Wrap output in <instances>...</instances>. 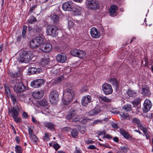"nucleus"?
<instances>
[{
  "label": "nucleus",
  "instance_id": "nucleus-1",
  "mask_svg": "<svg viewBox=\"0 0 153 153\" xmlns=\"http://www.w3.org/2000/svg\"><path fill=\"white\" fill-rule=\"evenodd\" d=\"M74 97L73 91L70 89H66L63 91L62 101L65 105H68Z\"/></svg>",
  "mask_w": 153,
  "mask_h": 153
},
{
  "label": "nucleus",
  "instance_id": "nucleus-2",
  "mask_svg": "<svg viewBox=\"0 0 153 153\" xmlns=\"http://www.w3.org/2000/svg\"><path fill=\"white\" fill-rule=\"evenodd\" d=\"M33 56L32 52L29 51H24L20 54L18 60L21 63H27L31 60Z\"/></svg>",
  "mask_w": 153,
  "mask_h": 153
},
{
  "label": "nucleus",
  "instance_id": "nucleus-3",
  "mask_svg": "<svg viewBox=\"0 0 153 153\" xmlns=\"http://www.w3.org/2000/svg\"><path fill=\"white\" fill-rule=\"evenodd\" d=\"M85 3L88 8L91 10H95L99 8V2L96 0H87Z\"/></svg>",
  "mask_w": 153,
  "mask_h": 153
},
{
  "label": "nucleus",
  "instance_id": "nucleus-4",
  "mask_svg": "<svg viewBox=\"0 0 153 153\" xmlns=\"http://www.w3.org/2000/svg\"><path fill=\"white\" fill-rule=\"evenodd\" d=\"M58 29L56 26H48L47 27L46 33L48 35L56 37L58 35Z\"/></svg>",
  "mask_w": 153,
  "mask_h": 153
},
{
  "label": "nucleus",
  "instance_id": "nucleus-5",
  "mask_svg": "<svg viewBox=\"0 0 153 153\" xmlns=\"http://www.w3.org/2000/svg\"><path fill=\"white\" fill-rule=\"evenodd\" d=\"M8 114L10 117H12L13 118L18 116L20 110L18 106L12 107L8 109Z\"/></svg>",
  "mask_w": 153,
  "mask_h": 153
},
{
  "label": "nucleus",
  "instance_id": "nucleus-6",
  "mask_svg": "<svg viewBox=\"0 0 153 153\" xmlns=\"http://www.w3.org/2000/svg\"><path fill=\"white\" fill-rule=\"evenodd\" d=\"M102 89L104 94L106 95L111 94L113 92V89L111 86L107 83L102 84Z\"/></svg>",
  "mask_w": 153,
  "mask_h": 153
},
{
  "label": "nucleus",
  "instance_id": "nucleus-7",
  "mask_svg": "<svg viewBox=\"0 0 153 153\" xmlns=\"http://www.w3.org/2000/svg\"><path fill=\"white\" fill-rule=\"evenodd\" d=\"M49 99L53 104H56L59 99V94L56 91H53L50 94Z\"/></svg>",
  "mask_w": 153,
  "mask_h": 153
},
{
  "label": "nucleus",
  "instance_id": "nucleus-8",
  "mask_svg": "<svg viewBox=\"0 0 153 153\" xmlns=\"http://www.w3.org/2000/svg\"><path fill=\"white\" fill-rule=\"evenodd\" d=\"M71 54L74 56L83 59L85 56V53L83 51L78 49H74L70 51Z\"/></svg>",
  "mask_w": 153,
  "mask_h": 153
},
{
  "label": "nucleus",
  "instance_id": "nucleus-9",
  "mask_svg": "<svg viewBox=\"0 0 153 153\" xmlns=\"http://www.w3.org/2000/svg\"><path fill=\"white\" fill-rule=\"evenodd\" d=\"M41 30L42 28L37 25H34L33 27L31 26L28 27V31L29 33L33 35L40 33Z\"/></svg>",
  "mask_w": 153,
  "mask_h": 153
},
{
  "label": "nucleus",
  "instance_id": "nucleus-10",
  "mask_svg": "<svg viewBox=\"0 0 153 153\" xmlns=\"http://www.w3.org/2000/svg\"><path fill=\"white\" fill-rule=\"evenodd\" d=\"M13 90L15 92L19 93L24 92L26 90L25 85L22 83H16L14 86Z\"/></svg>",
  "mask_w": 153,
  "mask_h": 153
},
{
  "label": "nucleus",
  "instance_id": "nucleus-11",
  "mask_svg": "<svg viewBox=\"0 0 153 153\" xmlns=\"http://www.w3.org/2000/svg\"><path fill=\"white\" fill-rule=\"evenodd\" d=\"M62 8L64 11H71L74 8L73 3L71 1H68L64 3L62 5Z\"/></svg>",
  "mask_w": 153,
  "mask_h": 153
},
{
  "label": "nucleus",
  "instance_id": "nucleus-12",
  "mask_svg": "<svg viewBox=\"0 0 153 153\" xmlns=\"http://www.w3.org/2000/svg\"><path fill=\"white\" fill-rule=\"evenodd\" d=\"M45 81L43 79L34 80L31 82V86L34 88H38L44 84Z\"/></svg>",
  "mask_w": 153,
  "mask_h": 153
},
{
  "label": "nucleus",
  "instance_id": "nucleus-13",
  "mask_svg": "<svg viewBox=\"0 0 153 153\" xmlns=\"http://www.w3.org/2000/svg\"><path fill=\"white\" fill-rule=\"evenodd\" d=\"M152 107L151 101L150 100H146L143 105V110L144 112L146 113L149 111Z\"/></svg>",
  "mask_w": 153,
  "mask_h": 153
},
{
  "label": "nucleus",
  "instance_id": "nucleus-14",
  "mask_svg": "<svg viewBox=\"0 0 153 153\" xmlns=\"http://www.w3.org/2000/svg\"><path fill=\"white\" fill-rule=\"evenodd\" d=\"M40 48L42 51L47 53L51 51L52 46L49 43H44L41 45Z\"/></svg>",
  "mask_w": 153,
  "mask_h": 153
},
{
  "label": "nucleus",
  "instance_id": "nucleus-15",
  "mask_svg": "<svg viewBox=\"0 0 153 153\" xmlns=\"http://www.w3.org/2000/svg\"><path fill=\"white\" fill-rule=\"evenodd\" d=\"M117 6L115 4L111 5L109 10V15L112 16H115L117 15V11L118 10Z\"/></svg>",
  "mask_w": 153,
  "mask_h": 153
},
{
  "label": "nucleus",
  "instance_id": "nucleus-16",
  "mask_svg": "<svg viewBox=\"0 0 153 153\" xmlns=\"http://www.w3.org/2000/svg\"><path fill=\"white\" fill-rule=\"evenodd\" d=\"M27 29V26L24 25L23 26L22 34L18 36L17 41L18 42L21 41L22 39H25L26 37V30Z\"/></svg>",
  "mask_w": 153,
  "mask_h": 153
},
{
  "label": "nucleus",
  "instance_id": "nucleus-17",
  "mask_svg": "<svg viewBox=\"0 0 153 153\" xmlns=\"http://www.w3.org/2000/svg\"><path fill=\"white\" fill-rule=\"evenodd\" d=\"M60 18L56 14H53L50 16L51 22L55 25H57L59 23Z\"/></svg>",
  "mask_w": 153,
  "mask_h": 153
},
{
  "label": "nucleus",
  "instance_id": "nucleus-18",
  "mask_svg": "<svg viewBox=\"0 0 153 153\" xmlns=\"http://www.w3.org/2000/svg\"><path fill=\"white\" fill-rule=\"evenodd\" d=\"M90 33L91 36L94 38H98L100 36V32L94 27H93L91 29Z\"/></svg>",
  "mask_w": 153,
  "mask_h": 153
},
{
  "label": "nucleus",
  "instance_id": "nucleus-19",
  "mask_svg": "<svg viewBox=\"0 0 153 153\" xmlns=\"http://www.w3.org/2000/svg\"><path fill=\"white\" fill-rule=\"evenodd\" d=\"M91 102V97L90 95H87L86 97H82L81 103L82 105L84 106L87 107L88 105V103Z\"/></svg>",
  "mask_w": 153,
  "mask_h": 153
},
{
  "label": "nucleus",
  "instance_id": "nucleus-20",
  "mask_svg": "<svg viewBox=\"0 0 153 153\" xmlns=\"http://www.w3.org/2000/svg\"><path fill=\"white\" fill-rule=\"evenodd\" d=\"M120 133L126 139L130 141H133V138L127 132L123 129H120Z\"/></svg>",
  "mask_w": 153,
  "mask_h": 153
},
{
  "label": "nucleus",
  "instance_id": "nucleus-21",
  "mask_svg": "<svg viewBox=\"0 0 153 153\" xmlns=\"http://www.w3.org/2000/svg\"><path fill=\"white\" fill-rule=\"evenodd\" d=\"M82 8L78 6L74 7L72 10V14L74 16H79L81 14Z\"/></svg>",
  "mask_w": 153,
  "mask_h": 153
},
{
  "label": "nucleus",
  "instance_id": "nucleus-22",
  "mask_svg": "<svg viewBox=\"0 0 153 153\" xmlns=\"http://www.w3.org/2000/svg\"><path fill=\"white\" fill-rule=\"evenodd\" d=\"M44 94L43 91L41 90L39 91H35L32 93V95L35 99H40L42 97Z\"/></svg>",
  "mask_w": 153,
  "mask_h": 153
},
{
  "label": "nucleus",
  "instance_id": "nucleus-23",
  "mask_svg": "<svg viewBox=\"0 0 153 153\" xmlns=\"http://www.w3.org/2000/svg\"><path fill=\"white\" fill-rule=\"evenodd\" d=\"M67 56L66 55L63 54H59L56 56V60L59 62L64 63L67 60Z\"/></svg>",
  "mask_w": 153,
  "mask_h": 153
},
{
  "label": "nucleus",
  "instance_id": "nucleus-24",
  "mask_svg": "<svg viewBox=\"0 0 153 153\" xmlns=\"http://www.w3.org/2000/svg\"><path fill=\"white\" fill-rule=\"evenodd\" d=\"M76 113L74 110L70 111L66 115V118L68 120L71 119L74 116L76 115Z\"/></svg>",
  "mask_w": 153,
  "mask_h": 153
},
{
  "label": "nucleus",
  "instance_id": "nucleus-25",
  "mask_svg": "<svg viewBox=\"0 0 153 153\" xmlns=\"http://www.w3.org/2000/svg\"><path fill=\"white\" fill-rule=\"evenodd\" d=\"M34 39L36 40L35 42L37 43V44L39 45V46L43 42L44 39L41 36H37Z\"/></svg>",
  "mask_w": 153,
  "mask_h": 153
},
{
  "label": "nucleus",
  "instance_id": "nucleus-26",
  "mask_svg": "<svg viewBox=\"0 0 153 153\" xmlns=\"http://www.w3.org/2000/svg\"><path fill=\"white\" fill-rule=\"evenodd\" d=\"M37 103L39 105L44 107L47 105L48 104V101L45 98L38 101Z\"/></svg>",
  "mask_w": 153,
  "mask_h": 153
},
{
  "label": "nucleus",
  "instance_id": "nucleus-27",
  "mask_svg": "<svg viewBox=\"0 0 153 153\" xmlns=\"http://www.w3.org/2000/svg\"><path fill=\"white\" fill-rule=\"evenodd\" d=\"M127 93L128 96L130 97H135L137 96L138 94V93L137 92L131 90H128L127 92Z\"/></svg>",
  "mask_w": 153,
  "mask_h": 153
},
{
  "label": "nucleus",
  "instance_id": "nucleus-28",
  "mask_svg": "<svg viewBox=\"0 0 153 153\" xmlns=\"http://www.w3.org/2000/svg\"><path fill=\"white\" fill-rule=\"evenodd\" d=\"M100 109L98 108L95 109L89 112V115L90 116H93L97 115L100 113Z\"/></svg>",
  "mask_w": 153,
  "mask_h": 153
},
{
  "label": "nucleus",
  "instance_id": "nucleus-29",
  "mask_svg": "<svg viewBox=\"0 0 153 153\" xmlns=\"http://www.w3.org/2000/svg\"><path fill=\"white\" fill-rule=\"evenodd\" d=\"M35 41L34 39H32L30 42V47L33 49L36 48L39 46V45L37 44V43L35 42Z\"/></svg>",
  "mask_w": 153,
  "mask_h": 153
},
{
  "label": "nucleus",
  "instance_id": "nucleus-30",
  "mask_svg": "<svg viewBox=\"0 0 153 153\" xmlns=\"http://www.w3.org/2000/svg\"><path fill=\"white\" fill-rule=\"evenodd\" d=\"M111 83L115 86L116 88H118V83L117 80L114 78H111L110 80Z\"/></svg>",
  "mask_w": 153,
  "mask_h": 153
},
{
  "label": "nucleus",
  "instance_id": "nucleus-31",
  "mask_svg": "<svg viewBox=\"0 0 153 153\" xmlns=\"http://www.w3.org/2000/svg\"><path fill=\"white\" fill-rule=\"evenodd\" d=\"M37 21V19L33 16H31L27 20V22L29 24H32Z\"/></svg>",
  "mask_w": 153,
  "mask_h": 153
},
{
  "label": "nucleus",
  "instance_id": "nucleus-32",
  "mask_svg": "<svg viewBox=\"0 0 153 153\" xmlns=\"http://www.w3.org/2000/svg\"><path fill=\"white\" fill-rule=\"evenodd\" d=\"M142 94L145 96H149L150 94V93L148 87L143 88H142Z\"/></svg>",
  "mask_w": 153,
  "mask_h": 153
},
{
  "label": "nucleus",
  "instance_id": "nucleus-33",
  "mask_svg": "<svg viewBox=\"0 0 153 153\" xmlns=\"http://www.w3.org/2000/svg\"><path fill=\"white\" fill-rule=\"evenodd\" d=\"M132 106L130 104H127L124 105L122 107V109L125 111L128 112L130 111L131 109Z\"/></svg>",
  "mask_w": 153,
  "mask_h": 153
},
{
  "label": "nucleus",
  "instance_id": "nucleus-34",
  "mask_svg": "<svg viewBox=\"0 0 153 153\" xmlns=\"http://www.w3.org/2000/svg\"><path fill=\"white\" fill-rule=\"evenodd\" d=\"M45 126L51 130H54L55 127V125L51 123L47 122L45 124Z\"/></svg>",
  "mask_w": 153,
  "mask_h": 153
},
{
  "label": "nucleus",
  "instance_id": "nucleus-35",
  "mask_svg": "<svg viewBox=\"0 0 153 153\" xmlns=\"http://www.w3.org/2000/svg\"><path fill=\"white\" fill-rule=\"evenodd\" d=\"M8 74L10 76L14 78L17 77L20 75L19 73L18 72L12 71H9L8 72Z\"/></svg>",
  "mask_w": 153,
  "mask_h": 153
},
{
  "label": "nucleus",
  "instance_id": "nucleus-36",
  "mask_svg": "<svg viewBox=\"0 0 153 153\" xmlns=\"http://www.w3.org/2000/svg\"><path fill=\"white\" fill-rule=\"evenodd\" d=\"M99 98L101 100L106 102H111V100L109 99L106 96H100L99 97Z\"/></svg>",
  "mask_w": 153,
  "mask_h": 153
},
{
  "label": "nucleus",
  "instance_id": "nucleus-37",
  "mask_svg": "<svg viewBox=\"0 0 153 153\" xmlns=\"http://www.w3.org/2000/svg\"><path fill=\"white\" fill-rule=\"evenodd\" d=\"M36 68L35 67H31L28 68V73L31 74H36Z\"/></svg>",
  "mask_w": 153,
  "mask_h": 153
},
{
  "label": "nucleus",
  "instance_id": "nucleus-38",
  "mask_svg": "<svg viewBox=\"0 0 153 153\" xmlns=\"http://www.w3.org/2000/svg\"><path fill=\"white\" fill-rule=\"evenodd\" d=\"M30 138L31 140L35 143H37L38 139L36 136L34 134H33L30 136Z\"/></svg>",
  "mask_w": 153,
  "mask_h": 153
},
{
  "label": "nucleus",
  "instance_id": "nucleus-39",
  "mask_svg": "<svg viewBox=\"0 0 153 153\" xmlns=\"http://www.w3.org/2000/svg\"><path fill=\"white\" fill-rule=\"evenodd\" d=\"M10 98L13 105H15L16 102H18L17 100V97L13 94H11Z\"/></svg>",
  "mask_w": 153,
  "mask_h": 153
},
{
  "label": "nucleus",
  "instance_id": "nucleus-40",
  "mask_svg": "<svg viewBox=\"0 0 153 153\" xmlns=\"http://www.w3.org/2000/svg\"><path fill=\"white\" fill-rule=\"evenodd\" d=\"M71 136L73 137H76L78 136V132L76 129H72L71 131Z\"/></svg>",
  "mask_w": 153,
  "mask_h": 153
},
{
  "label": "nucleus",
  "instance_id": "nucleus-41",
  "mask_svg": "<svg viewBox=\"0 0 153 153\" xmlns=\"http://www.w3.org/2000/svg\"><path fill=\"white\" fill-rule=\"evenodd\" d=\"M15 148L16 153H22V149L20 146L19 145H16L15 146Z\"/></svg>",
  "mask_w": 153,
  "mask_h": 153
},
{
  "label": "nucleus",
  "instance_id": "nucleus-42",
  "mask_svg": "<svg viewBox=\"0 0 153 153\" xmlns=\"http://www.w3.org/2000/svg\"><path fill=\"white\" fill-rule=\"evenodd\" d=\"M140 99L139 98H135L134 100L132 101L131 103L133 105L140 104Z\"/></svg>",
  "mask_w": 153,
  "mask_h": 153
},
{
  "label": "nucleus",
  "instance_id": "nucleus-43",
  "mask_svg": "<svg viewBox=\"0 0 153 153\" xmlns=\"http://www.w3.org/2000/svg\"><path fill=\"white\" fill-rule=\"evenodd\" d=\"M132 122L134 124H136L137 126L140 125L141 123L140 120L139 119L136 117L132 119Z\"/></svg>",
  "mask_w": 153,
  "mask_h": 153
},
{
  "label": "nucleus",
  "instance_id": "nucleus-44",
  "mask_svg": "<svg viewBox=\"0 0 153 153\" xmlns=\"http://www.w3.org/2000/svg\"><path fill=\"white\" fill-rule=\"evenodd\" d=\"M71 128L70 127H66L62 128V131L63 132H68L71 130Z\"/></svg>",
  "mask_w": 153,
  "mask_h": 153
},
{
  "label": "nucleus",
  "instance_id": "nucleus-45",
  "mask_svg": "<svg viewBox=\"0 0 153 153\" xmlns=\"http://www.w3.org/2000/svg\"><path fill=\"white\" fill-rule=\"evenodd\" d=\"M63 79V77L60 76L56 78L55 80V82L56 83H59L61 82Z\"/></svg>",
  "mask_w": 153,
  "mask_h": 153
},
{
  "label": "nucleus",
  "instance_id": "nucleus-46",
  "mask_svg": "<svg viewBox=\"0 0 153 153\" xmlns=\"http://www.w3.org/2000/svg\"><path fill=\"white\" fill-rule=\"evenodd\" d=\"M120 149L123 152L126 153L128 150V148L124 146H121L120 147Z\"/></svg>",
  "mask_w": 153,
  "mask_h": 153
},
{
  "label": "nucleus",
  "instance_id": "nucleus-47",
  "mask_svg": "<svg viewBox=\"0 0 153 153\" xmlns=\"http://www.w3.org/2000/svg\"><path fill=\"white\" fill-rule=\"evenodd\" d=\"M5 91L7 95L10 93V89L8 86L6 84L4 85Z\"/></svg>",
  "mask_w": 153,
  "mask_h": 153
},
{
  "label": "nucleus",
  "instance_id": "nucleus-48",
  "mask_svg": "<svg viewBox=\"0 0 153 153\" xmlns=\"http://www.w3.org/2000/svg\"><path fill=\"white\" fill-rule=\"evenodd\" d=\"M32 121L33 122L35 123L37 126H39L40 125V123L39 122H38L36 118L33 117H32Z\"/></svg>",
  "mask_w": 153,
  "mask_h": 153
},
{
  "label": "nucleus",
  "instance_id": "nucleus-49",
  "mask_svg": "<svg viewBox=\"0 0 153 153\" xmlns=\"http://www.w3.org/2000/svg\"><path fill=\"white\" fill-rule=\"evenodd\" d=\"M52 146L56 151H57L58 150L60 147V146L57 143L53 145Z\"/></svg>",
  "mask_w": 153,
  "mask_h": 153
},
{
  "label": "nucleus",
  "instance_id": "nucleus-50",
  "mask_svg": "<svg viewBox=\"0 0 153 153\" xmlns=\"http://www.w3.org/2000/svg\"><path fill=\"white\" fill-rule=\"evenodd\" d=\"M120 115L122 118L125 119L127 118L128 116V115L127 114H126L124 112H120Z\"/></svg>",
  "mask_w": 153,
  "mask_h": 153
},
{
  "label": "nucleus",
  "instance_id": "nucleus-51",
  "mask_svg": "<svg viewBox=\"0 0 153 153\" xmlns=\"http://www.w3.org/2000/svg\"><path fill=\"white\" fill-rule=\"evenodd\" d=\"M31 126H28V134L30 135V136L33 134V130L31 128Z\"/></svg>",
  "mask_w": 153,
  "mask_h": 153
},
{
  "label": "nucleus",
  "instance_id": "nucleus-52",
  "mask_svg": "<svg viewBox=\"0 0 153 153\" xmlns=\"http://www.w3.org/2000/svg\"><path fill=\"white\" fill-rule=\"evenodd\" d=\"M49 139V136L48 134L47 133H45L44 136V140L46 141H48Z\"/></svg>",
  "mask_w": 153,
  "mask_h": 153
},
{
  "label": "nucleus",
  "instance_id": "nucleus-53",
  "mask_svg": "<svg viewBox=\"0 0 153 153\" xmlns=\"http://www.w3.org/2000/svg\"><path fill=\"white\" fill-rule=\"evenodd\" d=\"M91 119H87L86 118H83L82 119V122L83 124H85L86 123L89 121V120H91Z\"/></svg>",
  "mask_w": 153,
  "mask_h": 153
},
{
  "label": "nucleus",
  "instance_id": "nucleus-54",
  "mask_svg": "<svg viewBox=\"0 0 153 153\" xmlns=\"http://www.w3.org/2000/svg\"><path fill=\"white\" fill-rule=\"evenodd\" d=\"M142 130L143 131L145 136H146V138H147L148 136V135L147 133V129L146 127H145Z\"/></svg>",
  "mask_w": 153,
  "mask_h": 153
},
{
  "label": "nucleus",
  "instance_id": "nucleus-55",
  "mask_svg": "<svg viewBox=\"0 0 153 153\" xmlns=\"http://www.w3.org/2000/svg\"><path fill=\"white\" fill-rule=\"evenodd\" d=\"M37 6V5L36 4L30 7L29 9L30 12L31 13L33 12V11L35 10V8H36Z\"/></svg>",
  "mask_w": 153,
  "mask_h": 153
},
{
  "label": "nucleus",
  "instance_id": "nucleus-56",
  "mask_svg": "<svg viewBox=\"0 0 153 153\" xmlns=\"http://www.w3.org/2000/svg\"><path fill=\"white\" fill-rule=\"evenodd\" d=\"M130 60L133 63H134L137 62V59L134 56L131 57L130 58Z\"/></svg>",
  "mask_w": 153,
  "mask_h": 153
},
{
  "label": "nucleus",
  "instance_id": "nucleus-57",
  "mask_svg": "<svg viewBox=\"0 0 153 153\" xmlns=\"http://www.w3.org/2000/svg\"><path fill=\"white\" fill-rule=\"evenodd\" d=\"M14 119V121H15V122L16 123H19L21 122V119L19 117H16L15 118H13Z\"/></svg>",
  "mask_w": 153,
  "mask_h": 153
},
{
  "label": "nucleus",
  "instance_id": "nucleus-58",
  "mask_svg": "<svg viewBox=\"0 0 153 153\" xmlns=\"http://www.w3.org/2000/svg\"><path fill=\"white\" fill-rule=\"evenodd\" d=\"M112 127L115 129H117L119 128V126L117 124L114 123L111 125Z\"/></svg>",
  "mask_w": 153,
  "mask_h": 153
},
{
  "label": "nucleus",
  "instance_id": "nucleus-59",
  "mask_svg": "<svg viewBox=\"0 0 153 153\" xmlns=\"http://www.w3.org/2000/svg\"><path fill=\"white\" fill-rule=\"evenodd\" d=\"M88 148L89 149H97V148L94 145H89L88 147Z\"/></svg>",
  "mask_w": 153,
  "mask_h": 153
},
{
  "label": "nucleus",
  "instance_id": "nucleus-60",
  "mask_svg": "<svg viewBox=\"0 0 153 153\" xmlns=\"http://www.w3.org/2000/svg\"><path fill=\"white\" fill-rule=\"evenodd\" d=\"M74 23L71 21H70L68 22V26L69 28L70 29V28L74 26Z\"/></svg>",
  "mask_w": 153,
  "mask_h": 153
},
{
  "label": "nucleus",
  "instance_id": "nucleus-61",
  "mask_svg": "<svg viewBox=\"0 0 153 153\" xmlns=\"http://www.w3.org/2000/svg\"><path fill=\"white\" fill-rule=\"evenodd\" d=\"M22 116L24 118H27L28 117V115L27 113L25 112H23Z\"/></svg>",
  "mask_w": 153,
  "mask_h": 153
},
{
  "label": "nucleus",
  "instance_id": "nucleus-62",
  "mask_svg": "<svg viewBox=\"0 0 153 153\" xmlns=\"http://www.w3.org/2000/svg\"><path fill=\"white\" fill-rule=\"evenodd\" d=\"M15 140L16 141V142L18 144H19L20 143V138L19 136H16L15 137Z\"/></svg>",
  "mask_w": 153,
  "mask_h": 153
},
{
  "label": "nucleus",
  "instance_id": "nucleus-63",
  "mask_svg": "<svg viewBox=\"0 0 153 153\" xmlns=\"http://www.w3.org/2000/svg\"><path fill=\"white\" fill-rule=\"evenodd\" d=\"M80 118H79L76 117L72 119V121L74 122H76L80 120Z\"/></svg>",
  "mask_w": 153,
  "mask_h": 153
},
{
  "label": "nucleus",
  "instance_id": "nucleus-64",
  "mask_svg": "<svg viewBox=\"0 0 153 153\" xmlns=\"http://www.w3.org/2000/svg\"><path fill=\"white\" fill-rule=\"evenodd\" d=\"M106 134V132L105 130L100 131L98 134L99 135H105Z\"/></svg>",
  "mask_w": 153,
  "mask_h": 153
}]
</instances>
